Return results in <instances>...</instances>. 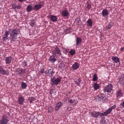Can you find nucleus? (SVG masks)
<instances>
[{
    "label": "nucleus",
    "mask_w": 124,
    "mask_h": 124,
    "mask_svg": "<svg viewBox=\"0 0 124 124\" xmlns=\"http://www.w3.org/2000/svg\"><path fill=\"white\" fill-rule=\"evenodd\" d=\"M9 33L10 34V39L11 40L14 42L17 39V36L19 33L17 29L12 30L11 32L10 33L8 31H6L2 37L3 41L6 42V40L8 39Z\"/></svg>",
    "instance_id": "obj_1"
},
{
    "label": "nucleus",
    "mask_w": 124,
    "mask_h": 124,
    "mask_svg": "<svg viewBox=\"0 0 124 124\" xmlns=\"http://www.w3.org/2000/svg\"><path fill=\"white\" fill-rule=\"evenodd\" d=\"M61 82V79L59 78H56L55 77H54L51 78L50 84L52 86L54 85H57Z\"/></svg>",
    "instance_id": "obj_2"
},
{
    "label": "nucleus",
    "mask_w": 124,
    "mask_h": 124,
    "mask_svg": "<svg viewBox=\"0 0 124 124\" xmlns=\"http://www.w3.org/2000/svg\"><path fill=\"white\" fill-rule=\"evenodd\" d=\"M55 73V71L53 69H47L45 71V73L46 76L52 77Z\"/></svg>",
    "instance_id": "obj_3"
},
{
    "label": "nucleus",
    "mask_w": 124,
    "mask_h": 124,
    "mask_svg": "<svg viewBox=\"0 0 124 124\" xmlns=\"http://www.w3.org/2000/svg\"><path fill=\"white\" fill-rule=\"evenodd\" d=\"M113 86L112 85L109 84L106 86L104 88V91L105 92L110 93L112 89Z\"/></svg>",
    "instance_id": "obj_4"
},
{
    "label": "nucleus",
    "mask_w": 124,
    "mask_h": 124,
    "mask_svg": "<svg viewBox=\"0 0 124 124\" xmlns=\"http://www.w3.org/2000/svg\"><path fill=\"white\" fill-rule=\"evenodd\" d=\"M92 116L95 118L103 116L102 113H101L99 112L93 111L91 113Z\"/></svg>",
    "instance_id": "obj_5"
},
{
    "label": "nucleus",
    "mask_w": 124,
    "mask_h": 124,
    "mask_svg": "<svg viewBox=\"0 0 124 124\" xmlns=\"http://www.w3.org/2000/svg\"><path fill=\"white\" fill-rule=\"evenodd\" d=\"M96 99L97 101H105L106 100V97L102 94H99L96 97Z\"/></svg>",
    "instance_id": "obj_6"
},
{
    "label": "nucleus",
    "mask_w": 124,
    "mask_h": 124,
    "mask_svg": "<svg viewBox=\"0 0 124 124\" xmlns=\"http://www.w3.org/2000/svg\"><path fill=\"white\" fill-rule=\"evenodd\" d=\"M2 119L1 120L0 123L1 124H7L8 120V117L5 115H4L2 118Z\"/></svg>",
    "instance_id": "obj_7"
},
{
    "label": "nucleus",
    "mask_w": 124,
    "mask_h": 124,
    "mask_svg": "<svg viewBox=\"0 0 124 124\" xmlns=\"http://www.w3.org/2000/svg\"><path fill=\"white\" fill-rule=\"evenodd\" d=\"M52 54L56 56H57L56 55V54H57L58 55H61V54L60 50L58 47H56L55 48V50L53 52Z\"/></svg>",
    "instance_id": "obj_8"
},
{
    "label": "nucleus",
    "mask_w": 124,
    "mask_h": 124,
    "mask_svg": "<svg viewBox=\"0 0 124 124\" xmlns=\"http://www.w3.org/2000/svg\"><path fill=\"white\" fill-rule=\"evenodd\" d=\"M0 73L3 75H8L9 72L8 70H4L2 66H0Z\"/></svg>",
    "instance_id": "obj_9"
},
{
    "label": "nucleus",
    "mask_w": 124,
    "mask_h": 124,
    "mask_svg": "<svg viewBox=\"0 0 124 124\" xmlns=\"http://www.w3.org/2000/svg\"><path fill=\"white\" fill-rule=\"evenodd\" d=\"M62 16L64 17H67L69 14V13L68 10H64L62 12Z\"/></svg>",
    "instance_id": "obj_10"
},
{
    "label": "nucleus",
    "mask_w": 124,
    "mask_h": 124,
    "mask_svg": "<svg viewBox=\"0 0 124 124\" xmlns=\"http://www.w3.org/2000/svg\"><path fill=\"white\" fill-rule=\"evenodd\" d=\"M56 56L53 54L50 57L49 59V61L52 63H54L56 60L55 58V57Z\"/></svg>",
    "instance_id": "obj_11"
},
{
    "label": "nucleus",
    "mask_w": 124,
    "mask_h": 124,
    "mask_svg": "<svg viewBox=\"0 0 124 124\" xmlns=\"http://www.w3.org/2000/svg\"><path fill=\"white\" fill-rule=\"evenodd\" d=\"M24 101V99L23 97L22 96H21L18 97V103L19 104L22 105L23 104Z\"/></svg>",
    "instance_id": "obj_12"
},
{
    "label": "nucleus",
    "mask_w": 124,
    "mask_h": 124,
    "mask_svg": "<svg viewBox=\"0 0 124 124\" xmlns=\"http://www.w3.org/2000/svg\"><path fill=\"white\" fill-rule=\"evenodd\" d=\"M109 14V12L107 9H103L102 12V15L104 17L107 16Z\"/></svg>",
    "instance_id": "obj_13"
},
{
    "label": "nucleus",
    "mask_w": 124,
    "mask_h": 124,
    "mask_svg": "<svg viewBox=\"0 0 124 124\" xmlns=\"http://www.w3.org/2000/svg\"><path fill=\"white\" fill-rule=\"evenodd\" d=\"M116 95L117 97L118 98H120L123 95V93H122V91L119 90L116 92Z\"/></svg>",
    "instance_id": "obj_14"
},
{
    "label": "nucleus",
    "mask_w": 124,
    "mask_h": 124,
    "mask_svg": "<svg viewBox=\"0 0 124 124\" xmlns=\"http://www.w3.org/2000/svg\"><path fill=\"white\" fill-rule=\"evenodd\" d=\"M42 6L41 4H36L34 6V8L35 10H38L41 8Z\"/></svg>",
    "instance_id": "obj_15"
},
{
    "label": "nucleus",
    "mask_w": 124,
    "mask_h": 124,
    "mask_svg": "<svg viewBox=\"0 0 124 124\" xmlns=\"http://www.w3.org/2000/svg\"><path fill=\"white\" fill-rule=\"evenodd\" d=\"M12 58L11 56H9L8 57L6 58L5 60L6 63V64H9L10 63L11 61Z\"/></svg>",
    "instance_id": "obj_16"
},
{
    "label": "nucleus",
    "mask_w": 124,
    "mask_h": 124,
    "mask_svg": "<svg viewBox=\"0 0 124 124\" xmlns=\"http://www.w3.org/2000/svg\"><path fill=\"white\" fill-rule=\"evenodd\" d=\"M51 20L53 22H55L57 21V18L56 16L51 15L50 16Z\"/></svg>",
    "instance_id": "obj_17"
},
{
    "label": "nucleus",
    "mask_w": 124,
    "mask_h": 124,
    "mask_svg": "<svg viewBox=\"0 0 124 124\" xmlns=\"http://www.w3.org/2000/svg\"><path fill=\"white\" fill-rule=\"evenodd\" d=\"M79 67L78 64L77 62H75L72 66V68L74 70L77 69Z\"/></svg>",
    "instance_id": "obj_18"
},
{
    "label": "nucleus",
    "mask_w": 124,
    "mask_h": 124,
    "mask_svg": "<svg viewBox=\"0 0 124 124\" xmlns=\"http://www.w3.org/2000/svg\"><path fill=\"white\" fill-rule=\"evenodd\" d=\"M112 59L115 63L119 62V59L117 57L113 56L112 57Z\"/></svg>",
    "instance_id": "obj_19"
},
{
    "label": "nucleus",
    "mask_w": 124,
    "mask_h": 124,
    "mask_svg": "<svg viewBox=\"0 0 124 124\" xmlns=\"http://www.w3.org/2000/svg\"><path fill=\"white\" fill-rule=\"evenodd\" d=\"M112 111V110H111L110 108H109L104 113H102L103 116L107 115L108 114L110 113Z\"/></svg>",
    "instance_id": "obj_20"
},
{
    "label": "nucleus",
    "mask_w": 124,
    "mask_h": 124,
    "mask_svg": "<svg viewBox=\"0 0 124 124\" xmlns=\"http://www.w3.org/2000/svg\"><path fill=\"white\" fill-rule=\"evenodd\" d=\"M119 80L118 82L122 85H124V77L119 78Z\"/></svg>",
    "instance_id": "obj_21"
},
{
    "label": "nucleus",
    "mask_w": 124,
    "mask_h": 124,
    "mask_svg": "<svg viewBox=\"0 0 124 124\" xmlns=\"http://www.w3.org/2000/svg\"><path fill=\"white\" fill-rule=\"evenodd\" d=\"M93 88L95 90H96L100 87V85L97 83H95L93 85Z\"/></svg>",
    "instance_id": "obj_22"
},
{
    "label": "nucleus",
    "mask_w": 124,
    "mask_h": 124,
    "mask_svg": "<svg viewBox=\"0 0 124 124\" xmlns=\"http://www.w3.org/2000/svg\"><path fill=\"white\" fill-rule=\"evenodd\" d=\"M86 23H87V25L91 27L92 26V22L91 19H88Z\"/></svg>",
    "instance_id": "obj_23"
},
{
    "label": "nucleus",
    "mask_w": 124,
    "mask_h": 124,
    "mask_svg": "<svg viewBox=\"0 0 124 124\" xmlns=\"http://www.w3.org/2000/svg\"><path fill=\"white\" fill-rule=\"evenodd\" d=\"M25 70L21 69L20 70H19L18 71H17V74H21V73H25Z\"/></svg>",
    "instance_id": "obj_24"
},
{
    "label": "nucleus",
    "mask_w": 124,
    "mask_h": 124,
    "mask_svg": "<svg viewBox=\"0 0 124 124\" xmlns=\"http://www.w3.org/2000/svg\"><path fill=\"white\" fill-rule=\"evenodd\" d=\"M62 105V103L61 102H58L56 105V106L55 108L56 110H58L59 108Z\"/></svg>",
    "instance_id": "obj_25"
},
{
    "label": "nucleus",
    "mask_w": 124,
    "mask_h": 124,
    "mask_svg": "<svg viewBox=\"0 0 124 124\" xmlns=\"http://www.w3.org/2000/svg\"><path fill=\"white\" fill-rule=\"evenodd\" d=\"M33 9L32 6L31 5H28L26 8L27 11L29 12Z\"/></svg>",
    "instance_id": "obj_26"
},
{
    "label": "nucleus",
    "mask_w": 124,
    "mask_h": 124,
    "mask_svg": "<svg viewBox=\"0 0 124 124\" xmlns=\"http://www.w3.org/2000/svg\"><path fill=\"white\" fill-rule=\"evenodd\" d=\"M81 41V39L79 38H78L76 39V45L78 46L79 44L80 43Z\"/></svg>",
    "instance_id": "obj_27"
},
{
    "label": "nucleus",
    "mask_w": 124,
    "mask_h": 124,
    "mask_svg": "<svg viewBox=\"0 0 124 124\" xmlns=\"http://www.w3.org/2000/svg\"><path fill=\"white\" fill-rule=\"evenodd\" d=\"M27 86L26 84L24 82H22L21 83V87L23 89H25Z\"/></svg>",
    "instance_id": "obj_28"
},
{
    "label": "nucleus",
    "mask_w": 124,
    "mask_h": 124,
    "mask_svg": "<svg viewBox=\"0 0 124 124\" xmlns=\"http://www.w3.org/2000/svg\"><path fill=\"white\" fill-rule=\"evenodd\" d=\"M60 68H64L65 67V65L64 63L63 62H61V63H60V64L59 65V66H58Z\"/></svg>",
    "instance_id": "obj_29"
},
{
    "label": "nucleus",
    "mask_w": 124,
    "mask_h": 124,
    "mask_svg": "<svg viewBox=\"0 0 124 124\" xmlns=\"http://www.w3.org/2000/svg\"><path fill=\"white\" fill-rule=\"evenodd\" d=\"M29 99L30 103L32 102L33 101L35 100L34 98L32 97H29Z\"/></svg>",
    "instance_id": "obj_30"
},
{
    "label": "nucleus",
    "mask_w": 124,
    "mask_h": 124,
    "mask_svg": "<svg viewBox=\"0 0 124 124\" xmlns=\"http://www.w3.org/2000/svg\"><path fill=\"white\" fill-rule=\"evenodd\" d=\"M44 68L41 69L38 72V74L39 76L40 74H42L44 73Z\"/></svg>",
    "instance_id": "obj_31"
},
{
    "label": "nucleus",
    "mask_w": 124,
    "mask_h": 124,
    "mask_svg": "<svg viewBox=\"0 0 124 124\" xmlns=\"http://www.w3.org/2000/svg\"><path fill=\"white\" fill-rule=\"evenodd\" d=\"M35 23V22L33 20H31V22L30 23V25L32 26L33 27Z\"/></svg>",
    "instance_id": "obj_32"
},
{
    "label": "nucleus",
    "mask_w": 124,
    "mask_h": 124,
    "mask_svg": "<svg viewBox=\"0 0 124 124\" xmlns=\"http://www.w3.org/2000/svg\"><path fill=\"white\" fill-rule=\"evenodd\" d=\"M113 24L112 23H110L106 27V28H107V29H110L111 28V27L113 25Z\"/></svg>",
    "instance_id": "obj_33"
},
{
    "label": "nucleus",
    "mask_w": 124,
    "mask_h": 124,
    "mask_svg": "<svg viewBox=\"0 0 124 124\" xmlns=\"http://www.w3.org/2000/svg\"><path fill=\"white\" fill-rule=\"evenodd\" d=\"M98 79V77L97 75L96 74H94L93 79V81H96Z\"/></svg>",
    "instance_id": "obj_34"
},
{
    "label": "nucleus",
    "mask_w": 124,
    "mask_h": 124,
    "mask_svg": "<svg viewBox=\"0 0 124 124\" xmlns=\"http://www.w3.org/2000/svg\"><path fill=\"white\" fill-rule=\"evenodd\" d=\"M76 52L75 50H71L70 52V53L72 55H73L75 54Z\"/></svg>",
    "instance_id": "obj_35"
},
{
    "label": "nucleus",
    "mask_w": 124,
    "mask_h": 124,
    "mask_svg": "<svg viewBox=\"0 0 124 124\" xmlns=\"http://www.w3.org/2000/svg\"><path fill=\"white\" fill-rule=\"evenodd\" d=\"M21 6L20 5H19L17 6H16V5L15 8L16 10H15V11H16V9H20L21 8Z\"/></svg>",
    "instance_id": "obj_36"
},
{
    "label": "nucleus",
    "mask_w": 124,
    "mask_h": 124,
    "mask_svg": "<svg viewBox=\"0 0 124 124\" xmlns=\"http://www.w3.org/2000/svg\"><path fill=\"white\" fill-rule=\"evenodd\" d=\"M11 6L12 7V9H14L15 10H16L15 8L16 5L14 3H12L11 4Z\"/></svg>",
    "instance_id": "obj_37"
},
{
    "label": "nucleus",
    "mask_w": 124,
    "mask_h": 124,
    "mask_svg": "<svg viewBox=\"0 0 124 124\" xmlns=\"http://www.w3.org/2000/svg\"><path fill=\"white\" fill-rule=\"evenodd\" d=\"M53 110V107L51 106L50 107L48 110V112H51Z\"/></svg>",
    "instance_id": "obj_38"
},
{
    "label": "nucleus",
    "mask_w": 124,
    "mask_h": 124,
    "mask_svg": "<svg viewBox=\"0 0 124 124\" xmlns=\"http://www.w3.org/2000/svg\"><path fill=\"white\" fill-rule=\"evenodd\" d=\"M75 101V100H73L71 99L69 101V102L70 103H74Z\"/></svg>",
    "instance_id": "obj_39"
},
{
    "label": "nucleus",
    "mask_w": 124,
    "mask_h": 124,
    "mask_svg": "<svg viewBox=\"0 0 124 124\" xmlns=\"http://www.w3.org/2000/svg\"><path fill=\"white\" fill-rule=\"evenodd\" d=\"M116 107V105H114L113 106H112V107L110 108L111 109V110H112V109H114Z\"/></svg>",
    "instance_id": "obj_40"
},
{
    "label": "nucleus",
    "mask_w": 124,
    "mask_h": 124,
    "mask_svg": "<svg viewBox=\"0 0 124 124\" xmlns=\"http://www.w3.org/2000/svg\"><path fill=\"white\" fill-rule=\"evenodd\" d=\"M75 83L77 84V85L79 86H80V83L79 82H78V81H75Z\"/></svg>",
    "instance_id": "obj_41"
},
{
    "label": "nucleus",
    "mask_w": 124,
    "mask_h": 124,
    "mask_svg": "<svg viewBox=\"0 0 124 124\" xmlns=\"http://www.w3.org/2000/svg\"><path fill=\"white\" fill-rule=\"evenodd\" d=\"M91 7V6L89 4H88L87 5V8L89 9H90Z\"/></svg>",
    "instance_id": "obj_42"
},
{
    "label": "nucleus",
    "mask_w": 124,
    "mask_h": 124,
    "mask_svg": "<svg viewBox=\"0 0 124 124\" xmlns=\"http://www.w3.org/2000/svg\"><path fill=\"white\" fill-rule=\"evenodd\" d=\"M67 111H70L71 110V107H68L67 109Z\"/></svg>",
    "instance_id": "obj_43"
},
{
    "label": "nucleus",
    "mask_w": 124,
    "mask_h": 124,
    "mask_svg": "<svg viewBox=\"0 0 124 124\" xmlns=\"http://www.w3.org/2000/svg\"><path fill=\"white\" fill-rule=\"evenodd\" d=\"M23 64L24 66H26L27 65L26 62H24L23 63Z\"/></svg>",
    "instance_id": "obj_44"
},
{
    "label": "nucleus",
    "mask_w": 124,
    "mask_h": 124,
    "mask_svg": "<svg viewBox=\"0 0 124 124\" xmlns=\"http://www.w3.org/2000/svg\"><path fill=\"white\" fill-rule=\"evenodd\" d=\"M77 81H78V82H80L81 81V80L80 79H78Z\"/></svg>",
    "instance_id": "obj_45"
},
{
    "label": "nucleus",
    "mask_w": 124,
    "mask_h": 124,
    "mask_svg": "<svg viewBox=\"0 0 124 124\" xmlns=\"http://www.w3.org/2000/svg\"><path fill=\"white\" fill-rule=\"evenodd\" d=\"M20 2H22L24 1V0H18Z\"/></svg>",
    "instance_id": "obj_46"
},
{
    "label": "nucleus",
    "mask_w": 124,
    "mask_h": 124,
    "mask_svg": "<svg viewBox=\"0 0 124 124\" xmlns=\"http://www.w3.org/2000/svg\"><path fill=\"white\" fill-rule=\"evenodd\" d=\"M122 105L124 108V101H123L122 103Z\"/></svg>",
    "instance_id": "obj_47"
},
{
    "label": "nucleus",
    "mask_w": 124,
    "mask_h": 124,
    "mask_svg": "<svg viewBox=\"0 0 124 124\" xmlns=\"http://www.w3.org/2000/svg\"><path fill=\"white\" fill-rule=\"evenodd\" d=\"M53 93L52 92H51V91L50 92V93L51 94H52V93Z\"/></svg>",
    "instance_id": "obj_48"
},
{
    "label": "nucleus",
    "mask_w": 124,
    "mask_h": 124,
    "mask_svg": "<svg viewBox=\"0 0 124 124\" xmlns=\"http://www.w3.org/2000/svg\"><path fill=\"white\" fill-rule=\"evenodd\" d=\"M101 124H104V123L103 122H102L101 123Z\"/></svg>",
    "instance_id": "obj_49"
}]
</instances>
